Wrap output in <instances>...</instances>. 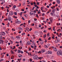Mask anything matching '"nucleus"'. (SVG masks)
Returning a JSON list of instances; mask_svg holds the SVG:
<instances>
[{
  "instance_id": "1",
  "label": "nucleus",
  "mask_w": 62,
  "mask_h": 62,
  "mask_svg": "<svg viewBox=\"0 0 62 62\" xmlns=\"http://www.w3.org/2000/svg\"><path fill=\"white\" fill-rule=\"evenodd\" d=\"M57 54L58 55H59L60 54V55H62V50H60L59 51H58L57 52Z\"/></svg>"
},
{
  "instance_id": "2",
  "label": "nucleus",
  "mask_w": 62,
  "mask_h": 62,
  "mask_svg": "<svg viewBox=\"0 0 62 62\" xmlns=\"http://www.w3.org/2000/svg\"><path fill=\"white\" fill-rule=\"evenodd\" d=\"M59 41H60V39H57L55 41V43H58Z\"/></svg>"
},
{
  "instance_id": "3",
  "label": "nucleus",
  "mask_w": 62,
  "mask_h": 62,
  "mask_svg": "<svg viewBox=\"0 0 62 62\" xmlns=\"http://www.w3.org/2000/svg\"><path fill=\"white\" fill-rule=\"evenodd\" d=\"M33 59L34 60H35L36 59H37V58H38V56L37 55H35L33 57Z\"/></svg>"
},
{
  "instance_id": "4",
  "label": "nucleus",
  "mask_w": 62,
  "mask_h": 62,
  "mask_svg": "<svg viewBox=\"0 0 62 62\" xmlns=\"http://www.w3.org/2000/svg\"><path fill=\"white\" fill-rule=\"evenodd\" d=\"M13 14V12H10L9 13V16H10V15L12 16Z\"/></svg>"
},
{
  "instance_id": "5",
  "label": "nucleus",
  "mask_w": 62,
  "mask_h": 62,
  "mask_svg": "<svg viewBox=\"0 0 62 62\" xmlns=\"http://www.w3.org/2000/svg\"><path fill=\"white\" fill-rule=\"evenodd\" d=\"M5 32H0V34L1 35H2L3 36H4V35H5Z\"/></svg>"
},
{
  "instance_id": "6",
  "label": "nucleus",
  "mask_w": 62,
  "mask_h": 62,
  "mask_svg": "<svg viewBox=\"0 0 62 62\" xmlns=\"http://www.w3.org/2000/svg\"><path fill=\"white\" fill-rule=\"evenodd\" d=\"M31 43L30 41L28 42L26 44V45H31Z\"/></svg>"
},
{
  "instance_id": "7",
  "label": "nucleus",
  "mask_w": 62,
  "mask_h": 62,
  "mask_svg": "<svg viewBox=\"0 0 62 62\" xmlns=\"http://www.w3.org/2000/svg\"><path fill=\"white\" fill-rule=\"evenodd\" d=\"M53 48L54 51H57V49H56L55 47H53Z\"/></svg>"
},
{
  "instance_id": "8",
  "label": "nucleus",
  "mask_w": 62,
  "mask_h": 62,
  "mask_svg": "<svg viewBox=\"0 0 62 62\" xmlns=\"http://www.w3.org/2000/svg\"><path fill=\"white\" fill-rule=\"evenodd\" d=\"M49 19L50 20V22H51V23H52V22H53V20L52 17L49 18Z\"/></svg>"
},
{
  "instance_id": "9",
  "label": "nucleus",
  "mask_w": 62,
  "mask_h": 62,
  "mask_svg": "<svg viewBox=\"0 0 62 62\" xmlns=\"http://www.w3.org/2000/svg\"><path fill=\"white\" fill-rule=\"evenodd\" d=\"M24 16L27 19L28 18V15L26 14H25L24 15Z\"/></svg>"
},
{
  "instance_id": "10",
  "label": "nucleus",
  "mask_w": 62,
  "mask_h": 62,
  "mask_svg": "<svg viewBox=\"0 0 62 62\" xmlns=\"http://www.w3.org/2000/svg\"><path fill=\"white\" fill-rule=\"evenodd\" d=\"M52 53V52L51 51H49L47 52L48 54H51Z\"/></svg>"
},
{
  "instance_id": "11",
  "label": "nucleus",
  "mask_w": 62,
  "mask_h": 62,
  "mask_svg": "<svg viewBox=\"0 0 62 62\" xmlns=\"http://www.w3.org/2000/svg\"><path fill=\"white\" fill-rule=\"evenodd\" d=\"M33 11H31V12L30 13V15H33Z\"/></svg>"
},
{
  "instance_id": "12",
  "label": "nucleus",
  "mask_w": 62,
  "mask_h": 62,
  "mask_svg": "<svg viewBox=\"0 0 62 62\" xmlns=\"http://www.w3.org/2000/svg\"><path fill=\"white\" fill-rule=\"evenodd\" d=\"M11 38L12 40H14V39H15V38H14V37L13 36H11Z\"/></svg>"
},
{
  "instance_id": "13",
  "label": "nucleus",
  "mask_w": 62,
  "mask_h": 62,
  "mask_svg": "<svg viewBox=\"0 0 62 62\" xmlns=\"http://www.w3.org/2000/svg\"><path fill=\"white\" fill-rule=\"evenodd\" d=\"M19 30L20 31H21L22 30V31L23 30V29L22 28V27H19Z\"/></svg>"
},
{
  "instance_id": "14",
  "label": "nucleus",
  "mask_w": 62,
  "mask_h": 62,
  "mask_svg": "<svg viewBox=\"0 0 62 62\" xmlns=\"http://www.w3.org/2000/svg\"><path fill=\"white\" fill-rule=\"evenodd\" d=\"M56 10V9H53V10H52V11L53 12V13H54L55 12V10Z\"/></svg>"
},
{
  "instance_id": "15",
  "label": "nucleus",
  "mask_w": 62,
  "mask_h": 62,
  "mask_svg": "<svg viewBox=\"0 0 62 62\" xmlns=\"http://www.w3.org/2000/svg\"><path fill=\"white\" fill-rule=\"evenodd\" d=\"M57 3L58 4H60V0H57Z\"/></svg>"
},
{
  "instance_id": "16",
  "label": "nucleus",
  "mask_w": 62,
  "mask_h": 62,
  "mask_svg": "<svg viewBox=\"0 0 62 62\" xmlns=\"http://www.w3.org/2000/svg\"><path fill=\"white\" fill-rule=\"evenodd\" d=\"M32 45H36L35 43V42H34V41H33L32 42Z\"/></svg>"
},
{
  "instance_id": "17",
  "label": "nucleus",
  "mask_w": 62,
  "mask_h": 62,
  "mask_svg": "<svg viewBox=\"0 0 62 62\" xmlns=\"http://www.w3.org/2000/svg\"><path fill=\"white\" fill-rule=\"evenodd\" d=\"M16 38L17 39H21V38H20L19 36H16Z\"/></svg>"
},
{
  "instance_id": "18",
  "label": "nucleus",
  "mask_w": 62,
  "mask_h": 62,
  "mask_svg": "<svg viewBox=\"0 0 62 62\" xmlns=\"http://www.w3.org/2000/svg\"><path fill=\"white\" fill-rule=\"evenodd\" d=\"M55 35H52V38L54 39Z\"/></svg>"
},
{
  "instance_id": "19",
  "label": "nucleus",
  "mask_w": 62,
  "mask_h": 62,
  "mask_svg": "<svg viewBox=\"0 0 62 62\" xmlns=\"http://www.w3.org/2000/svg\"><path fill=\"white\" fill-rule=\"evenodd\" d=\"M18 22H19V21H18V19H17L16 20L15 23H18Z\"/></svg>"
},
{
  "instance_id": "20",
  "label": "nucleus",
  "mask_w": 62,
  "mask_h": 62,
  "mask_svg": "<svg viewBox=\"0 0 62 62\" xmlns=\"http://www.w3.org/2000/svg\"><path fill=\"white\" fill-rule=\"evenodd\" d=\"M18 56L19 57H21L22 56V55L20 54H19L18 55Z\"/></svg>"
},
{
  "instance_id": "21",
  "label": "nucleus",
  "mask_w": 62,
  "mask_h": 62,
  "mask_svg": "<svg viewBox=\"0 0 62 62\" xmlns=\"http://www.w3.org/2000/svg\"><path fill=\"white\" fill-rule=\"evenodd\" d=\"M19 5L18 6V7H20L21 6V3H19Z\"/></svg>"
},
{
  "instance_id": "22",
  "label": "nucleus",
  "mask_w": 62,
  "mask_h": 62,
  "mask_svg": "<svg viewBox=\"0 0 62 62\" xmlns=\"http://www.w3.org/2000/svg\"><path fill=\"white\" fill-rule=\"evenodd\" d=\"M43 37L44 38H45L46 37V34L44 35Z\"/></svg>"
},
{
  "instance_id": "23",
  "label": "nucleus",
  "mask_w": 62,
  "mask_h": 62,
  "mask_svg": "<svg viewBox=\"0 0 62 62\" xmlns=\"http://www.w3.org/2000/svg\"><path fill=\"white\" fill-rule=\"evenodd\" d=\"M47 37H49L50 36V33L48 32L47 34Z\"/></svg>"
},
{
  "instance_id": "24",
  "label": "nucleus",
  "mask_w": 62,
  "mask_h": 62,
  "mask_svg": "<svg viewBox=\"0 0 62 62\" xmlns=\"http://www.w3.org/2000/svg\"><path fill=\"white\" fill-rule=\"evenodd\" d=\"M1 1H2V2L3 3H5V0H0Z\"/></svg>"
},
{
  "instance_id": "25",
  "label": "nucleus",
  "mask_w": 62,
  "mask_h": 62,
  "mask_svg": "<svg viewBox=\"0 0 62 62\" xmlns=\"http://www.w3.org/2000/svg\"><path fill=\"white\" fill-rule=\"evenodd\" d=\"M26 30L28 32H29V29L28 28H26Z\"/></svg>"
},
{
  "instance_id": "26",
  "label": "nucleus",
  "mask_w": 62,
  "mask_h": 62,
  "mask_svg": "<svg viewBox=\"0 0 62 62\" xmlns=\"http://www.w3.org/2000/svg\"><path fill=\"white\" fill-rule=\"evenodd\" d=\"M0 41H1V43H2H2H3V42H4V41L2 40H0Z\"/></svg>"
},
{
  "instance_id": "27",
  "label": "nucleus",
  "mask_w": 62,
  "mask_h": 62,
  "mask_svg": "<svg viewBox=\"0 0 62 62\" xmlns=\"http://www.w3.org/2000/svg\"><path fill=\"white\" fill-rule=\"evenodd\" d=\"M0 39H2V35L0 34Z\"/></svg>"
},
{
  "instance_id": "28",
  "label": "nucleus",
  "mask_w": 62,
  "mask_h": 62,
  "mask_svg": "<svg viewBox=\"0 0 62 62\" xmlns=\"http://www.w3.org/2000/svg\"><path fill=\"white\" fill-rule=\"evenodd\" d=\"M40 62H46L45 61H39Z\"/></svg>"
},
{
  "instance_id": "29",
  "label": "nucleus",
  "mask_w": 62,
  "mask_h": 62,
  "mask_svg": "<svg viewBox=\"0 0 62 62\" xmlns=\"http://www.w3.org/2000/svg\"><path fill=\"white\" fill-rule=\"evenodd\" d=\"M44 42L43 41H42V40L40 42V43L41 44H43Z\"/></svg>"
},
{
  "instance_id": "30",
  "label": "nucleus",
  "mask_w": 62,
  "mask_h": 62,
  "mask_svg": "<svg viewBox=\"0 0 62 62\" xmlns=\"http://www.w3.org/2000/svg\"><path fill=\"white\" fill-rule=\"evenodd\" d=\"M45 47L46 48H48V46H47L46 45H45Z\"/></svg>"
},
{
  "instance_id": "31",
  "label": "nucleus",
  "mask_w": 62,
  "mask_h": 62,
  "mask_svg": "<svg viewBox=\"0 0 62 62\" xmlns=\"http://www.w3.org/2000/svg\"><path fill=\"white\" fill-rule=\"evenodd\" d=\"M17 52L18 53H20L21 52V51L19 50H18Z\"/></svg>"
},
{
  "instance_id": "32",
  "label": "nucleus",
  "mask_w": 62,
  "mask_h": 62,
  "mask_svg": "<svg viewBox=\"0 0 62 62\" xmlns=\"http://www.w3.org/2000/svg\"><path fill=\"white\" fill-rule=\"evenodd\" d=\"M34 20H35V21H37V18H34Z\"/></svg>"
},
{
  "instance_id": "33",
  "label": "nucleus",
  "mask_w": 62,
  "mask_h": 62,
  "mask_svg": "<svg viewBox=\"0 0 62 62\" xmlns=\"http://www.w3.org/2000/svg\"><path fill=\"white\" fill-rule=\"evenodd\" d=\"M39 3H40L37 2V5H39Z\"/></svg>"
},
{
  "instance_id": "34",
  "label": "nucleus",
  "mask_w": 62,
  "mask_h": 62,
  "mask_svg": "<svg viewBox=\"0 0 62 62\" xmlns=\"http://www.w3.org/2000/svg\"><path fill=\"white\" fill-rule=\"evenodd\" d=\"M45 52V50H43L41 51V52L42 53H44V52Z\"/></svg>"
},
{
  "instance_id": "35",
  "label": "nucleus",
  "mask_w": 62,
  "mask_h": 62,
  "mask_svg": "<svg viewBox=\"0 0 62 62\" xmlns=\"http://www.w3.org/2000/svg\"><path fill=\"white\" fill-rule=\"evenodd\" d=\"M13 17L14 18H16V19H17V17L16 16H13Z\"/></svg>"
},
{
  "instance_id": "36",
  "label": "nucleus",
  "mask_w": 62,
  "mask_h": 62,
  "mask_svg": "<svg viewBox=\"0 0 62 62\" xmlns=\"http://www.w3.org/2000/svg\"><path fill=\"white\" fill-rule=\"evenodd\" d=\"M8 20H9V21H11V19H10L9 18H8Z\"/></svg>"
},
{
  "instance_id": "37",
  "label": "nucleus",
  "mask_w": 62,
  "mask_h": 62,
  "mask_svg": "<svg viewBox=\"0 0 62 62\" xmlns=\"http://www.w3.org/2000/svg\"><path fill=\"white\" fill-rule=\"evenodd\" d=\"M14 14L15 15H17V13H16V12H14Z\"/></svg>"
},
{
  "instance_id": "38",
  "label": "nucleus",
  "mask_w": 62,
  "mask_h": 62,
  "mask_svg": "<svg viewBox=\"0 0 62 62\" xmlns=\"http://www.w3.org/2000/svg\"><path fill=\"white\" fill-rule=\"evenodd\" d=\"M13 8H16V5L14 6H13Z\"/></svg>"
},
{
  "instance_id": "39",
  "label": "nucleus",
  "mask_w": 62,
  "mask_h": 62,
  "mask_svg": "<svg viewBox=\"0 0 62 62\" xmlns=\"http://www.w3.org/2000/svg\"><path fill=\"white\" fill-rule=\"evenodd\" d=\"M10 24L9 23H8V24H7V26L8 27H9V25Z\"/></svg>"
},
{
  "instance_id": "40",
  "label": "nucleus",
  "mask_w": 62,
  "mask_h": 62,
  "mask_svg": "<svg viewBox=\"0 0 62 62\" xmlns=\"http://www.w3.org/2000/svg\"><path fill=\"white\" fill-rule=\"evenodd\" d=\"M42 58H43V57H39V59H41Z\"/></svg>"
},
{
  "instance_id": "41",
  "label": "nucleus",
  "mask_w": 62,
  "mask_h": 62,
  "mask_svg": "<svg viewBox=\"0 0 62 62\" xmlns=\"http://www.w3.org/2000/svg\"><path fill=\"white\" fill-rule=\"evenodd\" d=\"M50 14L52 16H53V15H54V14L53 13H50Z\"/></svg>"
},
{
  "instance_id": "42",
  "label": "nucleus",
  "mask_w": 62,
  "mask_h": 62,
  "mask_svg": "<svg viewBox=\"0 0 62 62\" xmlns=\"http://www.w3.org/2000/svg\"><path fill=\"white\" fill-rule=\"evenodd\" d=\"M55 28V27H53V30L54 31H55V30H54V28Z\"/></svg>"
},
{
  "instance_id": "43",
  "label": "nucleus",
  "mask_w": 62,
  "mask_h": 62,
  "mask_svg": "<svg viewBox=\"0 0 62 62\" xmlns=\"http://www.w3.org/2000/svg\"><path fill=\"white\" fill-rule=\"evenodd\" d=\"M10 41L11 44H12V43H13V42L11 41V40Z\"/></svg>"
},
{
  "instance_id": "44",
  "label": "nucleus",
  "mask_w": 62,
  "mask_h": 62,
  "mask_svg": "<svg viewBox=\"0 0 62 62\" xmlns=\"http://www.w3.org/2000/svg\"><path fill=\"white\" fill-rule=\"evenodd\" d=\"M22 19L23 20H24H24H25V19H24L23 18V17H22Z\"/></svg>"
},
{
  "instance_id": "45",
  "label": "nucleus",
  "mask_w": 62,
  "mask_h": 62,
  "mask_svg": "<svg viewBox=\"0 0 62 62\" xmlns=\"http://www.w3.org/2000/svg\"><path fill=\"white\" fill-rule=\"evenodd\" d=\"M23 61L24 62V61H25V59H23Z\"/></svg>"
},
{
  "instance_id": "46",
  "label": "nucleus",
  "mask_w": 62,
  "mask_h": 62,
  "mask_svg": "<svg viewBox=\"0 0 62 62\" xmlns=\"http://www.w3.org/2000/svg\"><path fill=\"white\" fill-rule=\"evenodd\" d=\"M16 43H17V44H18L19 43V42H17L16 41Z\"/></svg>"
},
{
  "instance_id": "47",
  "label": "nucleus",
  "mask_w": 62,
  "mask_h": 62,
  "mask_svg": "<svg viewBox=\"0 0 62 62\" xmlns=\"http://www.w3.org/2000/svg\"><path fill=\"white\" fill-rule=\"evenodd\" d=\"M3 60H4V59H2L0 60V61L2 62V61H3Z\"/></svg>"
},
{
  "instance_id": "48",
  "label": "nucleus",
  "mask_w": 62,
  "mask_h": 62,
  "mask_svg": "<svg viewBox=\"0 0 62 62\" xmlns=\"http://www.w3.org/2000/svg\"><path fill=\"white\" fill-rule=\"evenodd\" d=\"M33 12H34V13H36V10H34V11H33Z\"/></svg>"
},
{
  "instance_id": "49",
  "label": "nucleus",
  "mask_w": 62,
  "mask_h": 62,
  "mask_svg": "<svg viewBox=\"0 0 62 62\" xmlns=\"http://www.w3.org/2000/svg\"><path fill=\"white\" fill-rule=\"evenodd\" d=\"M36 17H39V16H38V14H36Z\"/></svg>"
},
{
  "instance_id": "50",
  "label": "nucleus",
  "mask_w": 62,
  "mask_h": 62,
  "mask_svg": "<svg viewBox=\"0 0 62 62\" xmlns=\"http://www.w3.org/2000/svg\"><path fill=\"white\" fill-rule=\"evenodd\" d=\"M41 25H40V24H39V27H41Z\"/></svg>"
},
{
  "instance_id": "51",
  "label": "nucleus",
  "mask_w": 62,
  "mask_h": 62,
  "mask_svg": "<svg viewBox=\"0 0 62 62\" xmlns=\"http://www.w3.org/2000/svg\"><path fill=\"white\" fill-rule=\"evenodd\" d=\"M56 9V10H57V11H59V9H58V8H57Z\"/></svg>"
},
{
  "instance_id": "52",
  "label": "nucleus",
  "mask_w": 62,
  "mask_h": 62,
  "mask_svg": "<svg viewBox=\"0 0 62 62\" xmlns=\"http://www.w3.org/2000/svg\"><path fill=\"white\" fill-rule=\"evenodd\" d=\"M36 11H38V9H37V8H36Z\"/></svg>"
},
{
  "instance_id": "53",
  "label": "nucleus",
  "mask_w": 62,
  "mask_h": 62,
  "mask_svg": "<svg viewBox=\"0 0 62 62\" xmlns=\"http://www.w3.org/2000/svg\"><path fill=\"white\" fill-rule=\"evenodd\" d=\"M44 33H45L46 32H47V31L46 30H45L44 31Z\"/></svg>"
},
{
  "instance_id": "54",
  "label": "nucleus",
  "mask_w": 62,
  "mask_h": 62,
  "mask_svg": "<svg viewBox=\"0 0 62 62\" xmlns=\"http://www.w3.org/2000/svg\"><path fill=\"white\" fill-rule=\"evenodd\" d=\"M43 28H44V26H43L41 28V29H43Z\"/></svg>"
},
{
  "instance_id": "55",
  "label": "nucleus",
  "mask_w": 62,
  "mask_h": 62,
  "mask_svg": "<svg viewBox=\"0 0 62 62\" xmlns=\"http://www.w3.org/2000/svg\"><path fill=\"white\" fill-rule=\"evenodd\" d=\"M22 14H23V12H21L20 13V15H22Z\"/></svg>"
},
{
  "instance_id": "56",
  "label": "nucleus",
  "mask_w": 62,
  "mask_h": 62,
  "mask_svg": "<svg viewBox=\"0 0 62 62\" xmlns=\"http://www.w3.org/2000/svg\"><path fill=\"white\" fill-rule=\"evenodd\" d=\"M42 16H43L44 15H45V14L44 13H43L42 14Z\"/></svg>"
},
{
  "instance_id": "57",
  "label": "nucleus",
  "mask_w": 62,
  "mask_h": 62,
  "mask_svg": "<svg viewBox=\"0 0 62 62\" xmlns=\"http://www.w3.org/2000/svg\"><path fill=\"white\" fill-rule=\"evenodd\" d=\"M8 19L7 18H6V19H4V21H8Z\"/></svg>"
},
{
  "instance_id": "58",
  "label": "nucleus",
  "mask_w": 62,
  "mask_h": 62,
  "mask_svg": "<svg viewBox=\"0 0 62 62\" xmlns=\"http://www.w3.org/2000/svg\"><path fill=\"white\" fill-rule=\"evenodd\" d=\"M48 13H49V11H48L46 13V14L47 15L48 14Z\"/></svg>"
},
{
  "instance_id": "59",
  "label": "nucleus",
  "mask_w": 62,
  "mask_h": 62,
  "mask_svg": "<svg viewBox=\"0 0 62 62\" xmlns=\"http://www.w3.org/2000/svg\"><path fill=\"white\" fill-rule=\"evenodd\" d=\"M38 14H40V12L39 11H38Z\"/></svg>"
},
{
  "instance_id": "60",
  "label": "nucleus",
  "mask_w": 62,
  "mask_h": 62,
  "mask_svg": "<svg viewBox=\"0 0 62 62\" xmlns=\"http://www.w3.org/2000/svg\"><path fill=\"white\" fill-rule=\"evenodd\" d=\"M2 25H5V23H2Z\"/></svg>"
},
{
  "instance_id": "61",
  "label": "nucleus",
  "mask_w": 62,
  "mask_h": 62,
  "mask_svg": "<svg viewBox=\"0 0 62 62\" xmlns=\"http://www.w3.org/2000/svg\"><path fill=\"white\" fill-rule=\"evenodd\" d=\"M39 53L40 54V53H41V52H40V51H39V52H38V54H39Z\"/></svg>"
},
{
  "instance_id": "62",
  "label": "nucleus",
  "mask_w": 62,
  "mask_h": 62,
  "mask_svg": "<svg viewBox=\"0 0 62 62\" xmlns=\"http://www.w3.org/2000/svg\"><path fill=\"white\" fill-rule=\"evenodd\" d=\"M21 23V21H19V22L18 23Z\"/></svg>"
},
{
  "instance_id": "63",
  "label": "nucleus",
  "mask_w": 62,
  "mask_h": 62,
  "mask_svg": "<svg viewBox=\"0 0 62 62\" xmlns=\"http://www.w3.org/2000/svg\"><path fill=\"white\" fill-rule=\"evenodd\" d=\"M44 41H45V42H47V40H45Z\"/></svg>"
},
{
  "instance_id": "64",
  "label": "nucleus",
  "mask_w": 62,
  "mask_h": 62,
  "mask_svg": "<svg viewBox=\"0 0 62 62\" xmlns=\"http://www.w3.org/2000/svg\"><path fill=\"white\" fill-rule=\"evenodd\" d=\"M52 61L53 62H56V61H55L52 60Z\"/></svg>"
}]
</instances>
